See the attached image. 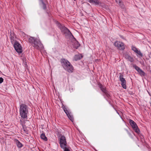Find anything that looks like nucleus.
<instances>
[{
    "instance_id": "1",
    "label": "nucleus",
    "mask_w": 151,
    "mask_h": 151,
    "mask_svg": "<svg viewBox=\"0 0 151 151\" xmlns=\"http://www.w3.org/2000/svg\"><path fill=\"white\" fill-rule=\"evenodd\" d=\"M60 62L63 68L69 72H72L73 68L70 63L67 60L62 58L60 60Z\"/></svg>"
},
{
    "instance_id": "2",
    "label": "nucleus",
    "mask_w": 151,
    "mask_h": 151,
    "mask_svg": "<svg viewBox=\"0 0 151 151\" xmlns=\"http://www.w3.org/2000/svg\"><path fill=\"white\" fill-rule=\"evenodd\" d=\"M28 110V107L25 104H22L20 105L19 114L22 118L25 119L27 117Z\"/></svg>"
},
{
    "instance_id": "3",
    "label": "nucleus",
    "mask_w": 151,
    "mask_h": 151,
    "mask_svg": "<svg viewBox=\"0 0 151 151\" xmlns=\"http://www.w3.org/2000/svg\"><path fill=\"white\" fill-rule=\"evenodd\" d=\"M59 27L62 33L65 35V37H73L71 32L67 27L61 24L59 26Z\"/></svg>"
},
{
    "instance_id": "4",
    "label": "nucleus",
    "mask_w": 151,
    "mask_h": 151,
    "mask_svg": "<svg viewBox=\"0 0 151 151\" xmlns=\"http://www.w3.org/2000/svg\"><path fill=\"white\" fill-rule=\"evenodd\" d=\"M35 48L39 49L40 48L42 49L43 48L42 44L40 40L36 38L35 41L32 45Z\"/></svg>"
},
{
    "instance_id": "5",
    "label": "nucleus",
    "mask_w": 151,
    "mask_h": 151,
    "mask_svg": "<svg viewBox=\"0 0 151 151\" xmlns=\"http://www.w3.org/2000/svg\"><path fill=\"white\" fill-rule=\"evenodd\" d=\"M63 110L66 114L68 117L72 122H73L74 121V118L70 111L69 109H68L65 106H63Z\"/></svg>"
},
{
    "instance_id": "6",
    "label": "nucleus",
    "mask_w": 151,
    "mask_h": 151,
    "mask_svg": "<svg viewBox=\"0 0 151 151\" xmlns=\"http://www.w3.org/2000/svg\"><path fill=\"white\" fill-rule=\"evenodd\" d=\"M129 122L130 125L131 126L133 129L134 130L135 132L137 133L138 134L139 133L140 131L136 123L133 120L131 119L129 120Z\"/></svg>"
},
{
    "instance_id": "7",
    "label": "nucleus",
    "mask_w": 151,
    "mask_h": 151,
    "mask_svg": "<svg viewBox=\"0 0 151 151\" xmlns=\"http://www.w3.org/2000/svg\"><path fill=\"white\" fill-rule=\"evenodd\" d=\"M14 47L15 50L19 53H21L22 52V47L20 44L17 41H15Z\"/></svg>"
},
{
    "instance_id": "8",
    "label": "nucleus",
    "mask_w": 151,
    "mask_h": 151,
    "mask_svg": "<svg viewBox=\"0 0 151 151\" xmlns=\"http://www.w3.org/2000/svg\"><path fill=\"white\" fill-rule=\"evenodd\" d=\"M99 87L104 94V95H105L108 98H109L110 97L109 92L106 90V87L101 84H99Z\"/></svg>"
},
{
    "instance_id": "9",
    "label": "nucleus",
    "mask_w": 151,
    "mask_h": 151,
    "mask_svg": "<svg viewBox=\"0 0 151 151\" xmlns=\"http://www.w3.org/2000/svg\"><path fill=\"white\" fill-rule=\"evenodd\" d=\"M114 45L120 50H123L124 49V44L122 42L116 41L115 42Z\"/></svg>"
},
{
    "instance_id": "10",
    "label": "nucleus",
    "mask_w": 151,
    "mask_h": 151,
    "mask_svg": "<svg viewBox=\"0 0 151 151\" xmlns=\"http://www.w3.org/2000/svg\"><path fill=\"white\" fill-rule=\"evenodd\" d=\"M120 76L119 78L120 81H121V85L122 88L124 89H126L127 87L126 86V81L125 79L123 78V76L121 73H119Z\"/></svg>"
},
{
    "instance_id": "11",
    "label": "nucleus",
    "mask_w": 151,
    "mask_h": 151,
    "mask_svg": "<svg viewBox=\"0 0 151 151\" xmlns=\"http://www.w3.org/2000/svg\"><path fill=\"white\" fill-rule=\"evenodd\" d=\"M60 144L61 148H64L67 145V142L65 137L64 136H61L60 138Z\"/></svg>"
},
{
    "instance_id": "12",
    "label": "nucleus",
    "mask_w": 151,
    "mask_h": 151,
    "mask_svg": "<svg viewBox=\"0 0 151 151\" xmlns=\"http://www.w3.org/2000/svg\"><path fill=\"white\" fill-rule=\"evenodd\" d=\"M133 67L137 71L141 76H142L145 75V72L136 65H134Z\"/></svg>"
},
{
    "instance_id": "13",
    "label": "nucleus",
    "mask_w": 151,
    "mask_h": 151,
    "mask_svg": "<svg viewBox=\"0 0 151 151\" xmlns=\"http://www.w3.org/2000/svg\"><path fill=\"white\" fill-rule=\"evenodd\" d=\"M74 39L75 40V41H74V44H73V47L74 48H76V49H77L78 47H79L80 46V44H79V43L76 41V39L73 37Z\"/></svg>"
},
{
    "instance_id": "14",
    "label": "nucleus",
    "mask_w": 151,
    "mask_h": 151,
    "mask_svg": "<svg viewBox=\"0 0 151 151\" xmlns=\"http://www.w3.org/2000/svg\"><path fill=\"white\" fill-rule=\"evenodd\" d=\"M125 58L126 59L131 62H133L134 61L133 58L127 54H126L125 55Z\"/></svg>"
},
{
    "instance_id": "15",
    "label": "nucleus",
    "mask_w": 151,
    "mask_h": 151,
    "mask_svg": "<svg viewBox=\"0 0 151 151\" xmlns=\"http://www.w3.org/2000/svg\"><path fill=\"white\" fill-rule=\"evenodd\" d=\"M15 37H16L15 36L14 33L11 32L10 36V38L11 40V42L12 44H13L14 42H15V41H16L15 40H14L15 39Z\"/></svg>"
},
{
    "instance_id": "16",
    "label": "nucleus",
    "mask_w": 151,
    "mask_h": 151,
    "mask_svg": "<svg viewBox=\"0 0 151 151\" xmlns=\"http://www.w3.org/2000/svg\"><path fill=\"white\" fill-rule=\"evenodd\" d=\"M83 57V56L81 54L75 55L74 57V60L77 61L79 60Z\"/></svg>"
},
{
    "instance_id": "17",
    "label": "nucleus",
    "mask_w": 151,
    "mask_h": 151,
    "mask_svg": "<svg viewBox=\"0 0 151 151\" xmlns=\"http://www.w3.org/2000/svg\"><path fill=\"white\" fill-rule=\"evenodd\" d=\"M14 142H15L17 147L19 148H21L22 146V144L17 139H15Z\"/></svg>"
},
{
    "instance_id": "18",
    "label": "nucleus",
    "mask_w": 151,
    "mask_h": 151,
    "mask_svg": "<svg viewBox=\"0 0 151 151\" xmlns=\"http://www.w3.org/2000/svg\"><path fill=\"white\" fill-rule=\"evenodd\" d=\"M88 1L90 3H94L96 5H99L100 4L98 0H88Z\"/></svg>"
},
{
    "instance_id": "19",
    "label": "nucleus",
    "mask_w": 151,
    "mask_h": 151,
    "mask_svg": "<svg viewBox=\"0 0 151 151\" xmlns=\"http://www.w3.org/2000/svg\"><path fill=\"white\" fill-rule=\"evenodd\" d=\"M40 137L41 139L45 141L47 140V138L44 133H42L40 135Z\"/></svg>"
},
{
    "instance_id": "20",
    "label": "nucleus",
    "mask_w": 151,
    "mask_h": 151,
    "mask_svg": "<svg viewBox=\"0 0 151 151\" xmlns=\"http://www.w3.org/2000/svg\"><path fill=\"white\" fill-rule=\"evenodd\" d=\"M35 39L36 38L33 37H30L29 38V42L32 45L33 44V43Z\"/></svg>"
},
{
    "instance_id": "21",
    "label": "nucleus",
    "mask_w": 151,
    "mask_h": 151,
    "mask_svg": "<svg viewBox=\"0 0 151 151\" xmlns=\"http://www.w3.org/2000/svg\"><path fill=\"white\" fill-rule=\"evenodd\" d=\"M42 8L43 9L45 10L46 11L47 13L48 14V15L50 16L49 15L48 12L46 11V6L45 4L43 2L42 0Z\"/></svg>"
},
{
    "instance_id": "22",
    "label": "nucleus",
    "mask_w": 151,
    "mask_h": 151,
    "mask_svg": "<svg viewBox=\"0 0 151 151\" xmlns=\"http://www.w3.org/2000/svg\"><path fill=\"white\" fill-rule=\"evenodd\" d=\"M22 129H23V131L25 133H26V134H27L28 133L27 132L26 127L25 125H24V124H23L22 123Z\"/></svg>"
},
{
    "instance_id": "23",
    "label": "nucleus",
    "mask_w": 151,
    "mask_h": 151,
    "mask_svg": "<svg viewBox=\"0 0 151 151\" xmlns=\"http://www.w3.org/2000/svg\"><path fill=\"white\" fill-rule=\"evenodd\" d=\"M138 55L137 56H139L141 57H142L143 56L142 53L140 52L139 50H137V51L135 52Z\"/></svg>"
},
{
    "instance_id": "24",
    "label": "nucleus",
    "mask_w": 151,
    "mask_h": 151,
    "mask_svg": "<svg viewBox=\"0 0 151 151\" xmlns=\"http://www.w3.org/2000/svg\"><path fill=\"white\" fill-rule=\"evenodd\" d=\"M132 49L133 51H134L135 52L136 51H137L138 50V49H137V48H136V47H135L133 46H132Z\"/></svg>"
},
{
    "instance_id": "25",
    "label": "nucleus",
    "mask_w": 151,
    "mask_h": 151,
    "mask_svg": "<svg viewBox=\"0 0 151 151\" xmlns=\"http://www.w3.org/2000/svg\"><path fill=\"white\" fill-rule=\"evenodd\" d=\"M67 145H65V146L64 148H62L64 149V151H70L69 149L67 148Z\"/></svg>"
},
{
    "instance_id": "26",
    "label": "nucleus",
    "mask_w": 151,
    "mask_h": 151,
    "mask_svg": "<svg viewBox=\"0 0 151 151\" xmlns=\"http://www.w3.org/2000/svg\"><path fill=\"white\" fill-rule=\"evenodd\" d=\"M23 64L26 66L27 65V62H26L25 60H23Z\"/></svg>"
},
{
    "instance_id": "27",
    "label": "nucleus",
    "mask_w": 151,
    "mask_h": 151,
    "mask_svg": "<svg viewBox=\"0 0 151 151\" xmlns=\"http://www.w3.org/2000/svg\"><path fill=\"white\" fill-rule=\"evenodd\" d=\"M116 3H117L118 4L120 5V4H121V2L120 0H116Z\"/></svg>"
},
{
    "instance_id": "28",
    "label": "nucleus",
    "mask_w": 151,
    "mask_h": 151,
    "mask_svg": "<svg viewBox=\"0 0 151 151\" xmlns=\"http://www.w3.org/2000/svg\"><path fill=\"white\" fill-rule=\"evenodd\" d=\"M3 79L1 78H0V83H1L3 81Z\"/></svg>"
},
{
    "instance_id": "29",
    "label": "nucleus",
    "mask_w": 151,
    "mask_h": 151,
    "mask_svg": "<svg viewBox=\"0 0 151 151\" xmlns=\"http://www.w3.org/2000/svg\"><path fill=\"white\" fill-rule=\"evenodd\" d=\"M127 133H128V134L129 135V136H130L131 137V136H132L131 134L128 131H127Z\"/></svg>"
}]
</instances>
